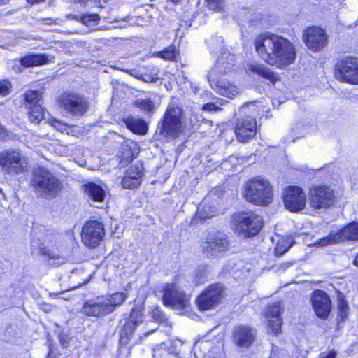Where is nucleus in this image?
Wrapping results in <instances>:
<instances>
[{
  "instance_id": "f257e3e1",
  "label": "nucleus",
  "mask_w": 358,
  "mask_h": 358,
  "mask_svg": "<svg viewBox=\"0 0 358 358\" xmlns=\"http://www.w3.org/2000/svg\"><path fill=\"white\" fill-rule=\"evenodd\" d=\"M257 52L270 65L286 67L294 62L296 51L293 44L285 37L266 32L255 41Z\"/></svg>"
},
{
  "instance_id": "f03ea898",
  "label": "nucleus",
  "mask_w": 358,
  "mask_h": 358,
  "mask_svg": "<svg viewBox=\"0 0 358 358\" xmlns=\"http://www.w3.org/2000/svg\"><path fill=\"white\" fill-rule=\"evenodd\" d=\"M31 185L36 192L46 199L56 197L62 188L60 180L44 168H38L33 172Z\"/></svg>"
},
{
  "instance_id": "7ed1b4c3",
  "label": "nucleus",
  "mask_w": 358,
  "mask_h": 358,
  "mask_svg": "<svg viewBox=\"0 0 358 358\" xmlns=\"http://www.w3.org/2000/svg\"><path fill=\"white\" fill-rule=\"evenodd\" d=\"M244 196L257 206H268L273 201L272 187L268 180L254 178L245 184Z\"/></svg>"
},
{
  "instance_id": "20e7f679",
  "label": "nucleus",
  "mask_w": 358,
  "mask_h": 358,
  "mask_svg": "<svg viewBox=\"0 0 358 358\" xmlns=\"http://www.w3.org/2000/svg\"><path fill=\"white\" fill-rule=\"evenodd\" d=\"M182 109L173 103L169 104L163 118L158 123L157 131L166 139L176 138L181 131Z\"/></svg>"
},
{
  "instance_id": "39448f33",
  "label": "nucleus",
  "mask_w": 358,
  "mask_h": 358,
  "mask_svg": "<svg viewBox=\"0 0 358 358\" xmlns=\"http://www.w3.org/2000/svg\"><path fill=\"white\" fill-rule=\"evenodd\" d=\"M231 223L240 236L247 238L257 235L262 229L264 221L262 216L249 211L234 213Z\"/></svg>"
},
{
  "instance_id": "423d86ee",
  "label": "nucleus",
  "mask_w": 358,
  "mask_h": 358,
  "mask_svg": "<svg viewBox=\"0 0 358 358\" xmlns=\"http://www.w3.org/2000/svg\"><path fill=\"white\" fill-rule=\"evenodd\" d=\"M27 165V158L18 150H8L0 153V166L7 174H22L26 172Z\"/></svg>"
},
{
  "instance_id": "0eeeda50",
  "label": "nucleus",
  "mask_w": 358,
  "mask_h": 358,
  "mask_svg": "<svg viewBox=\"0 0 358 358\" xmlns=\"http://www.w3.org/2000/svg\"><path fill=\"white\" fill-rule=\"evenodd\" d=\"M143 308L142 306L135 305L127 317L120 320L122 327L120 334V345H127L131 341L135 330L143 322Z\"/></svg>"
},
{
  "instance_id": "6e6552de",
  "label": "nucleus",
  "mask_w": 358,
  "mask_h": 358,
  "mask_svg": "<svg viewBox=\"0 0 358 358\" xmlns=\"http://www.w3.org/2000/svg\"><path fill=\"white\" fill-rule=\"evenodd\" d=\"M59 108L67 116L84 115L88 110V102L85 97L73 92L62 94L58 101Z\"/></svg>"
},
{
  "instance_id": "1a4fd4ad",
  "label": "nucleus",
  "mask_w": 358,
  "mask_h": 358,
  "mask_svg": "<svg viewBox=\"0 0 358 358\" xmlns=\"http://www.w3.org/2000/svg\"><path fill=\"white\" fill-rule=\"evenodd\" d=\"M163 304L175 310H185L190 306V296L176 284H167L163 289Z\"/></svg>"
},
{
  "instance_id": "9d476101",
  "label": "nucleus",
  "mask_w": 358,
  "mask_h": 358,
  "mask_svg": "<svg viewBox=\"0 0 358 358\" xmlns=\"http://www.w3.org/2000/svg\"><path fill=\"white\" fill-rule=\"evenodd\" d=\"M335 77L342 82L358 84V58L345 56L338 61L335 67Z\"/></svg>"
},
{
  "instance_id": "9b49d317",
  "label": "nucleus",
  "mask_w": 358,
  "mask_h": 358,
  "mask_svg": "<svg viewBox=\"0 0 358 358\" xmlns=\"http://www.w3.org/2000/svg\"><path fill=\"white\" fill-rule=\"evenodd\" d=\"M347 240L358 241V222H353L340 229L331 230L328 236L320 238L317 243L320 246H327Z\"/></svg>"
},
{
  "instance_id": "f8f14e48",
  "label": "nucleus",
  "mask_w": 358,
  "mask_h": 358,
  "mask_svg": "<svg viewBox=\"0 0 358 358\" xmlns=\"http://www.w3.org/2000/svg\"><path fill=\"white\" fill-rule=\"evenodd\" d=\"M334 201V192L329 186H315L310 189V204L315 209L329 208Z\"/></svg>"
},
{
  "instance_id": "ddd939ff",
  "label": "nucleus",
  "mask_w": 358,
  "mask_h": 358,
  "mask_svg": "<svg viewBox=\"0 0 358 358\" xmlns=\"http://www.w3.org/2000/svg\"><path fill=\"white\" fill-rule=\"evenodd\" d=\"M228 245L226 236L220 233H211L202 245V252L207 257H220L225 252Z\"/></svg>"
},
{
  "instance_id": "4468645a",
  "label": "nucleus",
  "mask_w": 358,
  "mask_h": 358,
  "mask_svg": "<svg viewBox=\"0 0 358 358\" xmlns=\"http://www.w3.org/2000/svg\"><path fill=\"white\" fill-rule=\"evenodd\" d=\"M104 235L103 224L99 221H88L83 227L82 241L88 247H96L99 245Z\"/></svg>"
},
{
  "instance_id": "2eb2a0df",
  "label": "nucleus",
  "mask_w": 358,
  "mask_h": 358,
  "mask_svg": "<svg viewBox=\"0 0 358 358\" xmlns=\"http://www.w3.org/2000/svg\"><path fill=\"white\" fill-rule=\"evenodd\" d=\"M223 296V287L220 284L212 285L197 297L196 303L200 310H210L218 305Z\"/></svg>"
},
{
  "instance_id": "dca6fc26",
  "label": "nucleus",
  "mask_w": 358,
  "mask_h": 358,
  "mask_svg": "<svg viewBox=\"0 0 358 358\" xmlns=\"http://www.w3.org/2000/svg\"><path fill=\"white\" fill-rule=\"evenodd\" d=\"M24 98L29 108L30 120L38 124L44 117L45 109L42 107V95L38 91L28 90L24 94Z\"/></svg>"
},
{
  "instance_id": "f3484780",
  "label": "nucleus",
  "mask_w": 358,
  "mask_h": 358,
  "mask_svg": "<svg viewBox=\"0 0 358 358\" xmlns=\"http://www.w3.org/2000/svg\"><path fill=\"white\" fill-rule=\"evenodd\" d=\"M283 201L287 210L296 213L306 207V195L299 187L290 186L284 192Z\"/></svg>"
},
{
  "instance_id": "a211bd4d",
  "label": "nucleus",
  "mask_w": 358,
  "mask_h": 358,
  "mask_svg": "<svg viewBox=\"0 0 358 358\" xmlns=\"http://www.w3.org/2000/svg\"><path fill=\"white\" fill-rule=\"evenodd\" d=\"M310 302L316 315L326 320L331 311V300L327 293L322 289H316L313 292L310 296Z\"/></svg>"
},
{
  "instance_id": "6ab92c4d",
  "label": "nucleus",
  "mask_w": 358,
  "mask_h": 358,
  "mask_svg": "<svg viewBox=\"0 0 358 358\" xmlns=\"http://www.w3.org/2000/svg\"><path fill=\"white\" fill-rule=\"evenodd\" d=\"M110 307L106 299L103 296H99L85 301L81 308L80 313L87 317H103L110 314Z\"/></svg>"
},
{
  "instance_id": "aec40b11",
  "label": "nucleus",
  "mask_w": 358,
  "mask_h": 358,
  "mask_svg": "<svg viewBox=\"0 0 358 358\" xmlns=\"http://www.w3.org/2000/svg\"><path fill=\"white\" fill-rule=\"evenodd\" d=\"M303 41L308 49L317 52L323 50L327 44V36L324 29L313 27L305 31Z\"/></svg>"
},
{
  "instance_id": "412c9836",
  "label": "nucleus",
  "mask_w": 358,
  "mask_h": 358,
  "mask_svg": "<svg viewBox=\"0 0 358 358\" xmlns=\"http://www.w3.org/2000/svg\"><path fill=\"white\" fill-rule=\"evenodd\" d=\"M221 61H218L215 64V69H212L208 76V82L211 87L220 94L229 99L236 96L239 91L236 86L226 80H215V71L219 69Z\"/></svg>"
},
{
  "instance_id": "4be33fe9",
  "label": "nucleus",
  "mask_w": 358,
  "mask_h": 358,
  "mask_svg": "<svg viewBox=\"0 0 358 358\" xmlns=\"http://www.w3.org/2000/svg\"><path fill=\"white\" fill-rule=\"evenodd\" d=\"M257 331L248 325H238L234 327L232 332V341L239 348L250 347L256 338Z\"/></svg>"
},
{
  "instance_id": "5701e85b",
  "label": "nucleus",
  "mask_w": 358,
  "mask_h": 358,
  "mask_svg": "<svg viewBox=\"0 0 358 358\" xmlns=\"http://www.w3.org/2000/svg\"><path fill=\"white\" fill-rule=\"evenodd\" d=\"M235 133L238 141L245 143L252 139L257 133L256 120L251 116H246L238 120Z\"/></svg>"
},
{
  "instance_id": "b1692460",
  "label": "nucleus",
  "mask_w": 358,
  "mask_h": 358,
  "mask_svg": "<svg viewBox=\"0 0 358 358\" xmlns=\"http://www.w3.org/2000/svg\"><path fill=\"white\" fill-rule=\"evenodd\" d=\"M282 308L279 302L273 303L265 309L264 315L268 320V329L274 334L281 331L282 320L281 318Z\"/></svg>"
},
{
  "instance_id": "393cba45",
  "label": "nucleus",
  "mask_w": 358,
  "mask_h": 358,
  "mask_svg": "<svg viewBox=\"0 0 358 358\" xmlns=\"http://www.w3.org/2000/svg\"><path fill=\"white\" fill-rule=\"evenodd\" d=\"M180 352L175 345L170 343H162L153 349L154 358H180Z\"/></svg>"
},
{
  "instance_id": "a878e982",
  "label": "nucleus",
  "mask_w": 358,
  "mask_h": 358,
  "mask_svg": "<svg viewBox=\"0 0 358 358\" xmlns=\"http://www.w3.org/2000/svg\"><path fill=\"white\" fill-rule=\"evenodd\" d=\"M249 70L252 73L260 76L261 77L268 80L272 83H275L279 80L276 73L269 68L261 64H252L249 66Z\"/></svg>"
},
{
  "instance_id": "bb28decb",
  "label": "nucleus",
  "mask_w": 358,
  "mask_h": 358,
  "mask_svg": "<svg viewBox=\"0 0 358 358\" xmlns=\"http://www.w3.org/2000/svg\"><path fill=\"white\" fill-rule=\"evenodd\" d=\"M85 194L92 201L102 202L106 196V191L99 185L89 182L85 185Z\"/></svg>"
},
{
  "instance_id": "cd10ccee",
  "label": "nucleus",
  "mask_w": 358,
  "mask_h": 358,
  "mask_svg": "<svg viewBox=\"0 0 358 358\" xmlns=\"http://www.w3.org/2000/svg\"><path fill=\"white\" fill-rule=\"evenodd\" d=\"M48 57L45 54H30L22 57L20 64L24 67L36 66L48 62Z\"/></svg>"
},
{
  "instance_id": "c85d7f7f",
  "label": "nucleus",
  "mask_w": 358,
  "mask_h": 358,
  "mask_svg": "<svg viewBox=\"0 0 358 358\" xmlns=\"http://www.w3.org/2000/svg\"><path fill=\"white\" fill-rule=\"evenodd\" d=\"M124 123L127 127L135 134H145L148 131V125L142 119L130 116L125 119Z\"/></svg>"
},
{
  "instance_id": "c756f323",
  "label": "nucleus",
  "mask_w": 358,
  "mask_h": 358,
  "mask_svg": "<svg viewBox=\"0 0 358 358\" xmlns=\"http://www.w3.org/2000/svg\"><path fill=\"white\" fill-rule=\"evenodd\" d=\"M69 18L80 22L83 24L88 27H96L100 20V16L98 14L85 13L83 15H70Z\"/></svg>"
},
{
  "instance_id": "7c9ffc66",
  "label": "nucleus",
  "mask_w": 358,
  "mask_h": 358,
  "mask_svg": "<svg viewBox=\"0 0 358 358\" xmlns=\"http://www.w3.org/2000/svg\"><path fill=\"white\" fill-rule=\"evenodd\" d=\"M110 306V313L114 312L115 309L120 306L127 299V294L124 292H116L113 294L103 295Z\"/></svg>"
},
{
  "instance_id": "2f4dec72",
  "label": "nucleus",
  "mask_w": 358,
  "mask_h": 358,
  "mask_svg": "<svg viewBox=\"0 0 358 358\" xmlns=\"http://www.w3.org/2000/svg\"><path fill=\"white\" fill-rule=\"evenodd\" d=\"M337 301L338 317L341 318V322H343L348 317L350 310L349 306L347 301L345 300L344 294L341 292L338 294Z\"/></svg>"
},
{
  "instance_id": "473e14b6",
  "label": "nucleus",
  "mask_w": 358,
  "mask_h": 358,
  "mask_svg": "<svg viewBox=\"0 0 358 358\" xmlns=\"http://www.w3.org/2000/svg\"><path fill=\"white\" fill-rule=\"evenodd\" d=\"M134 105L145 114L150 115L155 112V104L150 99H138L134 101Z\"/></svg>"
},
{
  "instance_id": "72a5a7b5",
  "label": "nucleus",
  "mask_w": 358,
  "mask_h": 358,
  "mask_svg": "<svg viewBox=\"0 0 358 358\" xmlns=\"http://www.w3.org/2000/svg\"><path fill=\"white\" fill-rule=\"evenodd\" d=\"M143 166L141 162H137L134 165L131 166L126 172V176H131L134 178H138L141 180L143 176Z\"/></svg>"
},
{
  "instance_id": "f704fd0d",
  "label": "nucleus",
  "mask_w": 358,
  "mask_h": 358,
  "mask_svg": "<svg viewBox=\"0 0 358 358\" xmlns=\"http://www.w3.org/2000/svg\"><path fill=\"white\" fill-rule=\"evenodd\" d=\"M208 45L211 51L217 53L223 50L224 41L220 36H213L208 39Z\"/></svg>"
},
{
  "instance_id": "c9c22d12",
  "label": "nucleus",
  "mask_w": 358,
  "mask_h": 358,
  "mask_svg": "<svg viewBox=\"0 0 358 358\" xmlns=\"http://www.w3.org/2000/svg\"><path fill=\"white\" fill-rule=\"evenodd\" d=\"M215 215V207L211 208L210 206H206L204 205V203H203L201 208L199 209L196 216H197V218L200 219L202 221L207 218L212 217Z\"/></svg>"
},
{
  "instance_id": "e433bc0d",
  "label": "nucleus",
  "mask_w": 358,
  "mask_h": 358,
  "mask_svg": "<svg viewBox=\"0 0 358 358\" xmlns=\"http://www.w3.org/2000/svg\"><path fill=\"white\" fill-rule=\"evenodd\" d=\"M141 180L138 178H134L131 176H124L122 180V185L124 189H134L140 186Z\"/></svg>"
},
{
  "instance_id": "4c0bfd02",
  "label": "nucleus",
  "mask_w": 358,
  "mask_h": 358,
  "mask_svg": "<svg viewBox=\"0 0 358 358\" xmlns=\"http://www.w3.org/2000/svg\"><path fill=\"white\" fill-rule=\"evenodd\" d=\"M152 319L159 323V324H166L168 321L166 315L161 310L159 307L155 308L152 313Z\"/></svg>"
},
{
  "instance_id": "58836bf2",
  "label": "nucleus",
  "mask_w": 358,
  "mask_h": 358,
  "mask_svg": "<svg viewBox=\"0 0 358 358\" xmlns=\"http://www.w3.org/2000/svg\"><path fill=\"white\" fill-rule=\"evenodd\" d=\"M176 47L171 45L159 52L162 58L166 60H173L176 58Z\"/></svg>"
},
{
  "instance_id": "ea45409f",
  "label": "nucleus",
  "mask_w": 358,
  "mask_h": 358,
  "mask_svg": "<svg viewBox=\"0 0 358 358\" xmlns=\"http://www.w3.org/2000/svg\"><path fill=\"white\" fill-rule=\"evenodd\" d=\"M224 103V101L221 99H217L216 102H210L206 103L203 106V110L207 111H217L221 110L220 106H222Z\"/></svg>"
},
{
  "instance_id": "a19ab883",
  "label": "nucleus",
  "mask_w": 358,
  "mask_h": 358,
  "mask_svg": "<svg viewBox=\"0 0 358 358\" xmlns=\"http://www.w3.org/2000/svg\"><path fill=\"white\" fill-rule=\"evenodd\" d=\"M194 282L196 284L201 283L206 278V268L203 266H199L194 271Z\"/></svg>"
},
{
  "instance_id": "79ce46f5",
  "label": "nucleus",
  "mask_w": 358,
  "mask_h": 358,
  "mask_svg": "<svg viewBox=\"0 0 358 358\" xmlns=\"http://www.w3.org/2000/svg\"><path fill=\"white\" fill-rule=\"evenodd\" d=\"M209 9L220 11L223 8V0H205Z\"/></svg>"
},
{
  "instance_id": "37998d69",
  "label": "nucleus",
  "mask_w": 358,
  "mask_h": 358,
  "mask_svg": "<svg viewBox=\"0 0 358 358\" xmlns=\"http://www.w3.org/2000/svg\"><path fill=\"white\" fill-rule=\"evenodd\" d=\"M10 83L8 80H0V94L6 96L10 93Z\"/></svg>"
},
{
  "instance_id": "c03bdc74",
  "label": "nucleus",
  "mask_w": 358,
  "mask_h": 358,
  "mask_svg": "<svg viewBox=\"0 0 358 358\" xmlns=\"http://www.w3.org/2000/svg\"><path fill=\"white\" fill-rule=\"evenodd\" d=\"M289 247H287L285 244L278 243L275 248V255L276 257H281L289 250Z\"/></svg>"
},
{
  "instance_id": "a18cd8bd",
  "label": "nucleus",
  "mask_w": 358,
  "mask_h": 358,
  "mask_svg": "<svg viewBox=\"0 0 358 358\" xmlns=\"http://www.w3.org/2000/svg\"><path fill=\"white\" fill-rule=\"evenodd\" d=\"M121 71L129 73V75L138 78V79H143V76L136 69H122Z\"/></svg>"
},
{
  "instance_id": "49530a36",
  "label": "nucleus",
  "mask_w": 358,
  "mask_h": 358,
  "mask_svg": "<svg viewBox=\"0 0 358 358\" xmlns=\"http://www.w3.org/2000/svg\"><path fill=\"white\" fill-rule=\"evenodd\" d=\"M283 355V352L272 347L271 355L269 358H280L281 355Z\"/></svg>"
},
{
  "instance_id": "de8ad7c7",
  "label": "nucleus",
  "mask_w": 358,
  "mask_h": 358,
  "mask_svg": "<svg viewBox=\"0 0 358 358\" xmlns=\"http://www.w3.org/2000/svg\"><path fill=\"white\" fill-rule=\"evenodd\" d=\"M337 356V352L334 350H331L328 352L327 355H324L321 357V358H336Z\"/></svg>"
},
{
  "instance_id": "09e8293b",
  "label": "nucleus",
  "mask_w": 358,
  "mask_h": 358,
  "mask_svg": "<svg viewBox=\"0 0 358 358\" xmlns=\"http://www.w3.org/2000/svg\"><path fill=\"white\" fill-rule=\"evenodd\" d=\"M141 80H143L146 83H155L157 80V78H154L151 76H146L145 77L143 76V79H141Z\"/></svg>"
},
{
  "instance_id": "8fccbe9b",
  "label": "nucleus",
  "mask_w": 358,
  "mask_h": 358,
  "mask_svg": "<svg viewBox=\"0 0 358 358\" xmlns=\"http://www.w3.org/2000/svg\"><path fill=\"white\" fill-rule=\"evenodd\" d=\"M45 1V0H27V3L32 4V5L39 3L43 2Z\"/></svg>"
},
{
  "instance_id": "3c124183",
  "label": "nucleus",
  "mask_w": 358,
  "mask_h": 358,
  "mask_svg": "<svg viewBox=\"0 0 358 358\" xmlns=\"http://www.w3.org/2000/svg\"><path fill=\"white\" fill-rule=\"evenodd\" d=\"M43 253H44V254H45V255H48V256H49L50 258H52V259H57V255H51L50 252H45V251L43 252Z\"/></svg>"
},
{
  "instance_id": "603ef678",
  "label": "nucleus",
  "mask_w": 358,
  "mask_h": 358,
  "mask_svg": "<svg viewBox=\"0 0 358 358\" xmlns=\"http://www.w3.org/2000/svg\"><path fill=\"white\" fill-rule=\"evenodd\" d=\"M81 4H86L90 0H77Z\"/></svg>"
},
{
  "instance_id": "864d4df0",
  "label": "nucleus",
  "mask_w": 358,
  "mask_h": 358,
  "mask_svg": "<svg viewBox=\"0 0 358 358\" xmlns=\"http://www.w3.org/2000/svg\"><path fill=\"white\" fill-rule=\"evenodd\" d=\"M354 264L355 266H358V254L357 255V256L355 257V258L354 259Z\"/></svg>"
},
{
  "instance_id": "5fc2aeb1",
  "label": "nucleus",
  "mask_w": 358,
  "mask_h": 358,
  "mask_svg": "<svg viewBox=\"0 0 358 358\" xmlns=\"http://www.w3.org/2000/svg\"><path fill=\"white\" fill-rule=\"evenodd\" d=\"M156 329H157V328H155V329L151 330L150 331H148V332L145 333V334H144V336H148V335H150L151 333H152V332L155 331H156Z\"/></svg>"
},
{
  "instance_id": "6e6d98bb",
  "label": "nucleus",
  "mask_w": 358,
  "mask_h": 358,
  "mask_svg": "<svg viewBox=\"0 0 358 358\" xmlns=\"http://www.w3.org/2000/svg\"><path fill=\"white\" fill-rule=\"evenodd\" d=\"M171 2L174 3L175 4L176 3H178V2L180 1V0H170Z\"/></svg>"
},
{
  "instance_id": "4d7b16f0",
  "label": "nucleus",
  "mask_w": 358,
  "mask_h": 358,
  "mask_svg": "<svg viewBox=\"0 0 358 358\" xmlns=\"http://www.w3.org/2000/svg\"><path fill=\"white\" fill-rule=\"evenodd\" d=\"M50 310V309H48V308H46L45 309V311H48V310Z\"/></svg>"
}]
</instances>
